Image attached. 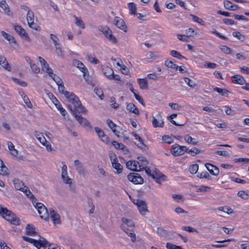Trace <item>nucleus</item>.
I'll return each instance as SVG.
<instances>
[{
	"instance_id": "nucleus-1",
	"label": "nucleus",
	"mask_w": 249,
	"mask_h": 249,
	"mask_svg": "<svg viewBox=\"0 0 249 249\" xmlns=\"http://www.w3.org/2000/svg\"><path fill=\"white\" fill-rule=\"evenodd\" d=\"M65 96L73 105V107L71 105H68V107L71 112L75 110L82 112H85L87 111L86 108L81 104L78 97L73 93L69 91L65 92Z\"/></svg>"
},
{
	"instance_id": "nucleus-2",
	"label": "nucleus",
	"mask_w": 249,
	"mask_h": 249,
	"mask_svg": "<svg viewBox=\"0 0 249 249\" xmlns=\"http://www.w3.org/2000/svg\"><path fill=\"white\" fill-rule=\"evenodd\" d=\"M0 215L12 224L15 225L20 224L19 218L16 216L13 212L3 207L1 205H0Z\"/></svg>"
},
{
	"instance_id": "nucleus-3",
	"label": "nucleus",
	"mask_w": 249,
	"mask_h": 249,
	"mask_svg": "<svg viewBox=\"0 0 249 249\" xmlns=\"http://www.w3.org/2000/svg\"><path fill=\"white\" fill-rule=\"evenodd\" d=\"M122 224L121 226V229L131 238L132 242H135L136 240V235L133 232L134 224L132 220L123 217L122 219Z\"/></svg>"
},
{
	"instance_id": "nucleus-4",
	"label": "nucleus",
	"mask_w": 249,
	"mask_h": 249,
	"mask_svg": "<svg viewBox=\"0 0 249 249\" xmlns=\"http://www.w3.org/2000/svg\"><path fill=\"white\" fill-rule=\"evenodd\" d=\"M35 207L37 209L40 217L46 221L48 220L49 214L46 207L41 203H36Z\"/></svg>"
},
{
	"instance_id": "nucleus-5",
	"label": "nucleus",
	"mask_w": 249,
	"mask_h": 249,
	"mask_svg": "<svg viewBox=\"0 0 249 249\" xmlns=\"http://www.w3.org/2000/svg\"><path fill=\"white\" fill-rule=\"evenodd\" d=\"M188 149L185 146H181L178 144H175L172 146L171 152L174 156H179L187 152Z\"/></svg>"
},
{
	"instance_id": "nucleus-6",
	"label": "nucleus",
	"mask_w": 249,
	"mask_h": 249,
	"mask_svg": "<svg viewBox=\"0 0 249 249\" xmlns=\"http://www.w3.org/2000/svg\"><path fill=\"white\" fill-rule=\"evenodd\" d=\"M86 112L87 111L85 112V113H86ZM72 112L76 120L80 125L84 127L89 126L90 127H91L90 125V123L88 121V120L86 118L82 117V116L80 115V113H85V112H79L76 110L72 111Z\"/></svg>"
},
{
	"instance_id": "nucleus-7",
	"label": "nucleus",
	"mask_w": 249,
	"mask_h": 249,
	"mask_svg": "<svg viewBox=\"0 0 249 249\" xmlns=\"http://www.w3.org/2000/svg\"><path fill=\"white\" fill-rule=\"evenodd\" d=\"M27 20L30 28L36 31L39 30L40 27L37 24L34 23V14L31 10H28L27 14Z\"/></svg>"
},
{
	"instance_id": "nucleus-8",
	"label": "nucleus",
	"mask_w": 249,
	"mask_h": 249,
	"mask_svg": "<svg viewBox=\"0 0 249 249\" xmlns=\"http://www.w3.org/2000/svg\"><path fill=\"white\" fill-rule=\"evenodd\" d=\"M62 163L63 164V165L61 168L62 179L65 184H69L70 187L71 189H73L71 186L72 179L68 176L67 167L66 165L64 164V162H62Z\"/></svg>"
},
{
	"instance_id": "nucleus-9",
	"label": "nucleus",
	"mask_w": 249,
	"mask_h": 249,
	"mask_svg": "<svg viewBox=\"0 0 249 249\" xmlns=\"http://www.w3.org/2000/svg\"><path fill=\"white\" fill-rule=\"evenodd\" d=\"M128 179L135 184H142L143 182L142 178L138 173H131L127 175Z\"/></svg>"
},
{
	"instance_id": "nucleus-10",
	"label": "nucleus",
	"mask_w": 249,
	"mask_h": 249,
	"mask_svg": "<svg viewBox=\"0 0 249 249\" xmlns=\"http://www.w3.org/2000/svg\"><path fill=\"white\" fill-rule=\"evenodd\" d=\"M152 124L154 127L163 126L164 122L160 114L158 113L156 116L153 117Z\"/></svg>"
},
{
	"instance_id": "nucleus-11",
	"label": "nucleus",
	"mask_w": 249,
	"mask_h": 249,
	"mask_svg": "<svg viewBox=\"0 0 249 249\" xmlns=\"http://www.w3.org/2000/svg\"><path fill=\"white\" fill-rule=\"evenodd\" d=\"M136 205H137L138 210L142 215H145L146 212H148L147 207L144 201L137 199Z\"/></svg>"
},
{
	"instance_id": "nucleus-12",
	"label": "nucleus",
	"mask_w": 249,
	"mask_h": 249,
	"mask_svg": "<svg viewBox=\"0 0 249 249\" xmlns=\"http://www.w3.org/2000/svg\"><path fill=\"white\" fill-rule=\"evenodd\" d=\"M113 23L117 28H120L125 32H126V26L124 21L122 18L118 17H115L114 19Z\"/></svg>"
},
{
	"instance_id": "nucleus-13",
	"label": "nucleus",
	"mask_w": 249,
	"mask_h": 249,
	"mask_svg": "<svg viewBox=\"0 0 249 249\" xmlns=\"http://www.w3.org/2000/svg\"><path fill=\"white\" fill-rule=\"evenodd\" d=\"M49 216L52 219L53 224H60L61 223L59 215L57 213L53 208L49 209Z\"/></svg>"
},
{
	"instance_id": "nucleus-14",
	"label": "nucleus",
	"mask_w": 249,
	"mask_h": 249,
	"mask_svg": "<svg viewBox=\"0 0 249 249\" xmlns=\"http://www.w3.org/2000/svg\"><path fill=\"white\" fill-rule=\"evenodd\" d=\"M139 165H142L140 164L139 162L135 160H129L126 163V167L132 171H140L138 169Z\"/></svg>"
},
{
	"instance_id": "nucleus-15",
	"label": "nucleus",
	"mask_w": 249,
	"mask_h": 249,
	"mask_svg": "<svg viewBox=\"0 0 249 249\" xmlns=\"http://www.w3.org/2000/svg\"><path fill=\"white\" fill-rule=\"evenodd\" d=\"M74 164L78 173L81 175H85L86 171L82 162L78 160H76L74 161Z\"/></svg>"
},
{
	"instance_id": "nucleus-16",
	"label": "nucleus",
	"mask_w": 249,
	"mask_h": 249,
	"mask_svg": "<svg viewBox=\"0 0 249 249\" xmlns=\"http://www.w3.org/2000/svg\"><path fill=\"white\" fill-rule=\"evenodd\" d=\"M111 160L112 166L116 170V173L119 174L123 171L122 165L118 162V161L116 158Z\"/></svg>"
},
{
	"instance_id": "nucleus-17",
	"label": "nucleus",
	"mask_w": 249,
	"mask_h": 249,
	"mask_svg": "<svg viewBox=\"0 0 249 249\" xmlns=\"http://www.w3.org/2000/svg\"><path fill=\"white\" fill-rule=\"evenodd\" d=\"M33 245L38 249H40L41 247L45 248L49 245L48 242L45 238H43L42 240H36Z\"/></svg>"
},
{
	"instance_id": "nucleus-18",
	"label": "nucleus",
	"mask_w": 249,
	"mask_h": 249,
	"mask_svg": "<svg viewBox=\"0 0 249 249\" xmlns=\"http://www.w3.org/2000/svg\"><path fill=\"white\" fill-rule=\"evenodd\" d=\"M151 177L159 183H160L161 180H164L165 178V176L162 173H160L159 171H156L155 173H153L151 175Z\"/></svg>"
},
{
	"instance_id": "nucleus-19",
	"label": "nucleus",
	"mask_w": 249,
	"mask_h": 249,
	"mask_svg": "<svg viewBox=\"0 0 249 249\" xmlns=\"http://www.w3.org/2000/svg\"><path fill=\"white\" fill-rule=\"evenodd\" d=\"M107 40L112 43L116 44L117 43V39L116 37L112 34L111 30L109 29L107 30V32L104 35Z\"/></svg>"
},
{
	"instance_id": "nucleus-20",
	"label": "nucleus",
	"mask_w": 249,
	"mask_h": 249,
	"mask_svg": "<svg viewBox=\"0 0 249 249\" xmlns=\"http://www.w3.org/2000/svg\"><path fill=\"white\" fill-rule=\"evenodd\" d=\"M232 82L233 83L238 84L239 85H243L246 83V80L241 75L236 74L232 76Z\"/></svg>"
},
{
	"instance_id": "nucleus-21",
	"label": "nucleus",
	"mask_w": 249,
	"mask_h": 249,
	"mask_svg": "<svg viewBox=\"0 0 249 249\" xmlns=\"http://www.w3.org/2000/svg\"><path fill=\"white\" fill-rule=\"evenodd\" d=\"M0 7L8 16H12V13L11 12L9 7L6 3L5 0H0Z\"/></svg>"
},
{
	"instance_id": "nucleus-22",
	"label": "nucleus",
	"mask_w": 249,
	"mask_h": 249,
	"mask_svg": "<svg viewBox=\"0 0 249 249\" xmlns=\"http://www.w3.org/2000/svg\"><path fill=\"white\" fill-rule=\"evenodd\" d=\"M0 65L6 71H11V68L6 60V58L3 56H0Z\"/></svg>"
},
{
	"instance_id": "nucleus-23",
	"label": "nucleus",
	"mask_w": 249,
	"mask_h": 249,
	"mask_svg": "<svg viewBox=\"0 0 249 249\" xmlns=\"http://www.w3.org/2000/svg\"><path fill=\"white\" fill-rule=\"evenodd\" d=\"M15 30L20 36H25L26 38L29 39V36L26 33L25 30L21 26L18 25H14Z\"/></svg>"
},
{
	"instance_id": "nucleus-24",
	"label": "nucleus",
	"mask_w": 249,
	"mask_h": 249,
	"mask_svg": "<svg viewBox=\"0 0 249 249\" xmlns=\"http://www.w3.org/2000/svg\"><path fill=\"white\" fill-rule=\"evenodd\" d=\"M73 65L76 66L82 73H85V71H87V69L85 67L84 65L78 60L74 59L73 61Z\"/></svg>"
},
{
	"instance_id": "nucleus-25",
	"label": "nucleus",
	"mask_w": 249,
	"mask_h": 249,
	"mask_svg": "<svg viewBox=\"0 0 249 249\" xmlns=\"http://www.w3.org/2000/svg\"><path fill=\"white\" fill-rule=\"evenodd\" d=\"M126 109L130 112L133 113L136 115L139 114V110L138 108L132 103L127 104L126 106Z\"/></svg>"
},
{
	"instance_id": "nucleus-26",
	"label": "nucleus",
	"mask_w": 249,
	"mask_h": 249,
	"mask_svg": "<svg viewBox=\"0 0 249 249\" xmlns=\"http://www.w3.org/2000/svg\"><path fill=\"white\" fill-rule=\"evenodd\" d=\"M102 71L105 76L110 80L111 76L113 74V70L109 67H105L102 68Z\"/></svg>"
},
{
	"instance_id": "nucleus-27",
	"label": "nucleus",
	"mask_w": 249,
	"mask_h": 249,
	"mask_svg": "<svg viewBox=\"0 0 249 249\" xmlns=\"http://www.w3.org/2000/svg\"><path fill=\"white\" fill-rule=\"evenodd\" d=\"M9 174V170L3 164V161L0 159V175L6 176Z\"/></svg>"
},
{
	"instance_id": "nucleus-28",
	"label": "nucleus",
	"mask_w": 249,
	"mask_h": 249,
	"mask_svg": "<svg viewBox=\"0 0 249 249\" xmlns=\"http://www.w3.org/2000/svg\"><path fill=\"white\" fill-rule=\"evenodd\" d=\"M54 101H53V102L54 103L55 106L57 108L58 110H59L61 115L63 116H65L66 114V111L65 109L61 107V105L55 97H54Z\"/></svg>"
},
{
	"instance_id": "nucleus-29",
	"label": "nucleus",
	"mask_w": 249,
	"mask_h": 249,
	"mask_svg": "<svg viewBox=\"0 0 249 249\" xmlns=\"http://www.w3.org/2000/svg\"><path fill=\"white\" fill-rule=\"evenodd\" d=\"M112 144L117 149H121L125 152L128 151V149L126 147V146L121 143H119L116 141H113L112 142Z\"/></svg>"
},
{
	"instance_id": "nucleus-30",
	"label": "nucleus",
	"mask_w": 249,
	"mask_h": 249,
	"mask_svg": "<svg viewBox=\"0 0 249 249\" xmlns=\"http://www.w3.org/2000/svg\"><path fill=\"white\" fill-rule=\"evenodd\" d=\"M138 83L140 85V87L141 89H148V82L146 78L138 79Z\"/></svg>"
},
{
	"instance_id": "nucleus-31",
	"label": "nucleus",
	"mask_w": 249,
	"mask_h": 249,
	"mask_svg": "<svg viewBox=\"0 0 249 249\" xmlns=\"http://www.w3.org/2000/svg\"><path fill=\"white\" fill-rule=\"evenodd\" d=\"M73 18H74L75 24L82 29H85V25L83 21L81 18H78L75 15L73 16Z\"/></svg>"
},
{
	"instance_id": "nucleus-32",
	"label": "nucleus",
	"mask_w": 249,
	"mask_h": 249,
	"mask_svg": "<svg viewBox=\"0 0 249 249\" xmlns=\"http://www.w3.org/2000/svg\"><path fill=\"white\" fill-rule=\"evenodd\" d=\"M26 233L28 235H33L36 233L35 228L33 225H27L26 227Z\"/></svg>"
},
{
	"instance_id": "nucleus-33",
	"label": "nucleus",
	"mask_w": 249,
	"mask_h": 249,
	"mask_svg": "<svg viewBox=\"0 0 249 249\" xmlns=\"http://www.w3.org/2000/svg\"><path fill=\"white\" fill-rule=\"evenodd\" d=\"M42 71L48 73L50 77H52L53 71L52 69L49 67L48 64L46 63L44 65L41 66Z\"/></svg>"
},
{
	"instance_id": "nucleus-34",
	"label": "nucleus",
	"mask_w": 249,
	"mask_h": 249,
	"mask_svg": "<svg viewBox=\"0 0 249 249\" xmlns=\"http://www.w3.org/2000/svg\"><path fill=\"white\" fill-rule=\"evenodd\" d=\"M157 234L162 237H166L168 235V231L163 227H158L157 230Z\"/></svg>"
},
{
	"instance_id": "nucleus-35",
	"label": "nucleus",
	"mask_w": 249,
	"mask_h": 249,
	"mask_svg": "<svg viewBox=\"0 0 249 249\" xmlns=\"http://www.w3.org/2000/svg\"><path fill=\"white\" fill-rule=\"evenodd\" d=\"M13 182L15 188L18 190H21L22 187L24 186V183L18 179H14Z\"/></svg>"
},
{
	"instance_id": "nucleus-36",
	"label": "nucleus",
	"mask_w": 249,
	"mask_h": 249,
	"mask_svg": "<svg viewBox=\"0 0 249 249\" xmlns=\"http://www.w3.org/2000/svg\"><path fill=\"white\" fill-rule=\"evenodd\" d=\"M213 90L217 92L222 96H224L226 97L228 96V93H229V91L226 89H220L219 88L215 87L214 88H213Z\"/></svg>"
},
{
	"instance_id": "nucleus-37",
	"label": "nucleus",
	"mask_w": 249,
	"mask_h": 249,
	"mask_svg": "<svg viewBox=\"0 0 249 249\" xmlns=\"http://www.w3.org/2000/svg\"><path fill=\"white\" fill-rule=\"evenodd\" d=\"M165 65L169 68L178 70V66L175 64L172 61L167 60L165 61Z\"/></svg>"
},
{
	"instance_id": "nucleus-38",
	"label": "nucleus",
	"mask_w": 249,
	"mask_h": 249,
	"mask_svg": "<svg viewBox=\"0 0 249 249\" xmlns=\"http://www.w3.org/2000/svg\"><path fill=\"white\" fill-rule=\"evenodd\" d=\"M35 135L36 139L41 143H43V142H46V139L42 133H40L37 131H35Z\"/></svg>"
},
{
	"instance_id": "nucleus-39",
	"label": "nucleus",
	"mask_w": 249,
	"mask_h": 249,
	"mask_svg": "<svg viewBox=\"0 0 249 249\" xmlns=\"http://www.w3.org/2000/svg\"><path fill=\"white\" fill-rule=\"evenodd\" d=\"M83 77L86 81L88 82V84H89L92 86H94V85L92 83V78L89 74L88 70H87V71H85V73H83Z\"/></svg>"
},
{
	"instance_id": "nucleus-40",
	"label": "nucleus",
	"mask_w": 249,
	"mask_h": 249,
	"mask_svg": "<svg viewBox=\"0 0 249 249\" xmlns=\"http://www.w3.org/2000/svg\"><path fill=\"white\" fill-rule=\"evenodd\" d=\"M232 36L234 37H236L241 41H244L246 39L245 36L241 34V33H240L239 32H233L232 33Z\"/></svg>"
},
{
	"instance_id": "nucleus-41",
	"label": "nucleus",
	"mask_w": 249,
	"mask_h": 249,
	"mask_svg": "<svg viewBox=\"0 0 249 249\" xmlns=\"http://www.w3.org/2000/svg\"><path fill=\"white\" fill-rule=\"evenodd\" d=\"M184 80L185 82L191 88H194L197 86L195 82L188 77H184Z\"/></svg>"
},
{
	"instance_id": "nucleus-42",
	"label": "nucleus",
	"mask_w": 249,
	"mask_h": 249,
	"mask_svg": "<svg viewBox=\"0 0 249 249\" xmlns=\"http://www.w3.org/2000/svg\"><path fill=\"white\" fill-rule=\"evenodd\" d=\"M184 140L186 142L189 144L195 145L197 143V142L195 141L194 140V139L192 138L189 135H186L184 136Z\"/></svg>"
},
{
	"instance_id": "nucleus-43",
	"label": "nucleus",
	"mask_w": 249,
	"mask_h": 249,
	"mask_svg": "<svg viewBox=\"0 0 249 249\" xmlns=\"http://www.w3.org/2000/svg\"><path fill=\"white\" fill-rule=\"evenodd\" d=\"M170 54L174 57L178 58L179 59L185 58V57L182 56L179 52L175 50L171 51L170 52Z\"/></svg>"
},
{
	"instance_id": "nucleus-44",
	"label": "nucleus",
	"mask_w": 249,
	"mask_h": 249,
	"mask_svg": "<svg viewBox=\"0 0 249 249\" xmlns=\"http://www.w3.org/2000/svg\"><path fill=\"white\" fill-rule=\"evenodd\" d=\"M23 100L24 103L26 105V106L30 108H32L33 107V106L32 103H31L29 99L26 95H22Z\"/></svg>"
},
{
	"instance_id": "nucleus-45",
	"label": "nucleus",
	"mask_w": 249,
	"mask_h": 249,
	"mask_svg": "<svg viewBox=\"0 0 249 249\" xmlns=\"http://www.w3.org/2000/svg\"><path fill=\"white\" fill-rule=\"evenodd\" d=\"M198 169V165L194 164L190 165L189 168L190 172L192 174H195L197 173Z\"/></svg>"
},
{
	"instance_id": "nucleus-46",
	"label": "nucleus",
	"mask_w": 249,
	"mask_h": 249,
	"mask_svg": "<svg viewBox=\"0 0 249 249\" xmlns=\"http://www.w3.org/2000/svg\"><path fill=\"white\" fill-rule=\"evenodd\" d=\"M107 123L109 126V127L113 131L115 128H120V126H117L115 124H114L111 120L107 119Z\"/></svg>"
},
{
	"instance_id": "nucleus-47",
	"label": "nucleus",
	"mask_w": 249,
	"mask_h": 249,
	"mask_svg": "<svg viewBox=\"0 0 249 249\" xmlns=\"http://www.w3.org/2000/svg\"><path fill=\"white\" fill-rule=\"evenodd\" d=\"M238 196L243 199L246 200L249 197L248 194L245 191H239L237 194Z\"/></svg>"
},
{
	"instance_id": "nucleus-48",
	"label": "nucleus",
	"mask_w": 249,
	"mask_h": 249,
	"mask_svg": "<svg viewBox=\"0 0 249 249\" xmlns=\"http://www.w3.org/2000/svg\"><path fill=\"white\" fill-rule=\"evenodd\" d=\"M218 209L219 211L226 213L228 214H231L233 212V210L228 207H220L218 208Z\"/></svg>"
},
{
	"instance_id": "nucleus-49",
	"label": "nucleus",
	"mask_w": 249,
	"mask_h": 249,
	"mask_svg": "<svg viewBox=\"0 0 249 249\" xmlns=\"http://www.w3.org/2000/svg\"><path fill=\"white\" fill-rule=\"evenodd\" d=\"M128 7L131 14H136L137 8L135 3L133 2L129 3L128 4Z\"/></svg>"
},
{
	"instance_id": "nucleus-50",
	"label": "nucleus",
	"mask_w": 249,
	"mask_h": 249,
	"mask_svg": "<svg viewBox=\"0 0 249 249\" xmlns=\"http://www.w3.org/2000/svg\"><path fill=\"white\" fill-rule=\"evenodd\" d=\"M200 150L196 147H193L190 150L187 151V152L192 155V156H195L197 154H198L199 153H200Z\"/></svg>"
},
{
	"instance_id": "nucleus-51",
	"label": "nucleus",
	"mask_w": 249,
	"mask_h": 249,
	"mask_svg": "<svg viewBox=\"0 0 249 249\" xmlns=\"http://www.w3.org/2000/svg\"><path fill=\"white\" fill-rule=\"evenodd\" d=\"M197 176L200 178H207L208 179H211V178L209 174V173L207 172H202L201 173H199Z\"/></svg>"
},
{
	"instance_id": "nucleus-52",
	"label": "nucleus",
	"mask_w": 249,
	"mask_h": 249,
	"mask_svg": "<svg viewBox=\"0 0 249 249\" xmlns=\"http://www.w3.org/2000/svg\"><path fill=\"white\" fill-rule=\"evenodd\" d=\"M50 37H51V40L53 41L55 46H56V45H59V44L58 43L59 38H58V37L56 36H55L54 34H51Z\"/></svg>"
},
{
	"instance_id": "nucleus-53",
	"label": "nucleus",
	"mask_w": 249,
	"mask_h": 249,
	"mask_svg": "<svg viewBox=\"0 0 249 249\" xmlns=\"http://www.w3.org/2000/svg\"><path fill=\"white\" fill-rule=\"evenodd\" d=\"M191 16L192 17L193 20L197 23H199L201 25H204L205 22L201 18H199L196 16L191 15Z\"/></svg>"
},
{
	"instance_id": "nucleus-54",
	"label": "nucleus",
	"mask_w": 249,
	"mask_h": 249,
	"mask_svg": "<svg viewBox=\"0 0 249 249\" xmlns=\"http://www.w3.org/2000/svg\"><path fill=\"white\" fill-rule=\"evenodd\" d=\"M94 129L95 132L96 133L98 136L99 137V138H100L101 137H102L105 135L104 132L101 128H100L98 127H94Z\"/></svg>"
},
{
	"instance_id": "nucleus-55",
	"label": "nucleus",
	"mask_w": 249,
	"mask_h": 249,
	"mask_svg": "<svg viewBox=\"0 0 249 249\" xmlns=\"http://www.w3.org/2000/svg\"><path fill=\"white\" fill-rule=\"evenodd\" d=\"M211 189V188L209 186H205V185H201L199 188L196 190L197 192H207L209 191Z\"/></svg>"
},
{
	"instance_id": "nucleus-56",
	"label": "nucleus",
	"mask_w": 249,
	"mask_h": 249,
	"mask_svg": "<svg viewBox=\"0 0 249 249\" xmlns=\"http://www.w3.org/2000/svg\"><path fill=\"white\" fill-rule=\"evenodd\" d=\"M220 49L223 53L226 54H230L231 53V49L226 45H222Z\"/></svg>"
},
{
	"instance_id": "nucleus-57",
	"label": "nucleus",
	"mask_w": 249,
	"mask_h": 249,
	"mask_svg": "<svg viewBox=\"0 0 249 249\" xmlns=\"http://www.w3.org/2000/svg\"><path fill=\"white\" fill-rule=\"evenodd\" d=\"M12 79L15 83L18 84L22 87H26L27 85V83L25 81H20L19 79L18 78L12 77Z\"/></svg>"
},
{
	"instance_id": "nucleus-58",
	"label": "nucleus",
	"mask_w": 249,
	"mask_h": 249,
	"mask_svg": "<svg viewBox=\"0 0 249 249\" xmlns=\"http://www.w3.org/2000/svg\"><path fill=\"white\" fill-rule=\"evenodd\" d=\"M51 77L56 82L57 85L59 84H63V81L61 80V79L59 76H57L56 74L53 73L52 77Z\"/></svg>"
},
{
	"instance_id": "nucleus-59",
	"label": "nucleus",
	"mask_w": 249,
	"mask_h": 249,
	"mask_svg": "<svg viewBox=\"0 0 249 249\" xmlns=\"http://www.w3.org/2000/svg\"><path fill=\"white\" fill-rule=\"evenodd\" d=\"M30 67L33 71L36 73H38L40 72V69L39 67L34 63H33L30 66Z\"/></svg>"
},
{
	"instance_id": "nucleus-60",
	"label": "nucleus",
	"mask_w": 249,
	"mask_h": 249,
	"mask_svg": "<svg viewBox=\"0 0 249 249\" xmlns=\"http://www.w3.org/2000/svg\"><path fill=\"white\" fill-rule=\"evenodd\" d=\"M186 36H187L188 38L190 36H194L195 31L193 28H188L185 30Z\"/></svg>"
},
{
	"instance_id": "nucleus-61",
	"label": "nucleus",
	"mask_w": 249,
	"mask_h": 249,
	"mask_svg": "<svg viewBox=\"0 0 249 249\" xmlns=\"http://www.w3.org/2000/svg\"><path fill=\"white\" fill-rule=\"evenodd\" d=\"M142 170H144L145 171L146 173L148 175H149L151 176V175L152 174H151V171L149 167H147L146 166L143 167L142 165H139V170L141 171Z\"/></svg>"
},
{
	"instance_id": "nucleus-62",
	"label": "nucleus",
	"mask_w": 249,
	"mask_h": 249,
	"mask_svg": "<svg viewBox=\"0 0 249 249\" xmlns=\"http://www.w3.org/2000/svg\"><path fill=\"white\" fill-rule=\"evenodd\" d=\"M162 139L165 142L167 143H171L173 142V139L168 135H164Z\"/></svg>"
},
{
	"instance_id": "nucleus-63",
	"label": "nucleus",
	"mask_w": 249,
	"mask_h": 249,
	"mask_svg": "<svg viewBox=\"0 0 249 249\" xmlns=\"http://www.w3.org/2000/svg\"><path fill=\"white\" fill-rule=\"evenodd\" d=\"M177 37L179 40L182 41L188 42L189 40L187 36L184 35L178 34Z\"/></svg>"
},
{
	"instance_id": "nucleus-64",
	"label": "nucleus",
	"mask_w": 249,
	"mask_h": 249,
	"mask_svg": "<svg viewBox=\"0 0 249 249\" xmlns=\"http://www.w3.org/2000/svg\"><path fill=\"white\" fill-rule=\"evenodd\" d=\"M233 3L229 0L225 1L224 2V7L226 9L231 10Z\"/></svg>"
}]
</instances>
